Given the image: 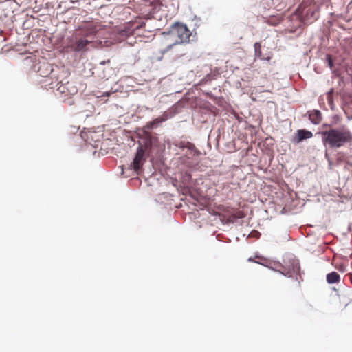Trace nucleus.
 Wrapping results in <instances>:
<instances>
[{
  "mask_svg": "<svg viewBox=\"0 0 352 352\" xmlns=\"http://www.w3.org/2000/svg\"><path fill=\"white\" fill-rule=\"evenodd\" d=\"M313 134L311 131H307L305 129H300L297 131V142H301L303 140L309 139L312 138Z\"/></svg>",
  "mask_w": 352,
  "mask_h": 352,
  "instance_id": "8",
  "label": "nucleus"
},
{
  "mask_svg": "<svg viewBox=\"0 0 352 352\" xmlns=\"http://www.w3.org/2000/svg\"><path fill=\"white\" fill-rule=\"evenodd\" d=\"M248 261H254V260H253L252 258H250L248 259Z\"/></svg>",
  "mask_w": 352,
  "mask_h": 352,
  "instance_id": "14",
  "label": "nucleus"
},
{
  "mask_svg": "<svg viewBox=\"0 0 352 352\" xmlns=\"http://www.w3.org/2000/svg\"><path fill=\"white\" fill-rule=\"evenodd\" d=\"M327 63H328L329 67L331 69H332L333 67V60L331 58V55H329V54L327 55Z\"/></svg>",
  "mask_w": 352,
  "mask_h": 352,
  "instance_id": "12",
  "label": "nucleus"
},
{
  "mask_svg": "<svg viewBox=\"0 0 352 352\" xmlns=\"http://www.w3.org/2000/svg\"><path fill=\"white\" fill-rule=\"evenodd\" d=\"M321 135L324 145L331 148H338L352 142V133L344 126L322 131Z\"/></svg>",
  "mask_w": 352,
  "mask_h": 352,
  "instance_id": "1",
  "label": "nucleus"
},
{
  "mask_svg": "<svg viewBox=\"0 0 352 352\" xmlns=\"http://www.w3.org/2000/svg\"><path fill=\"white\" fill-rule=\"evenodd\" d=\"M38 72L41 76H50L52 80H55L56 82V86L58 87L62 83L68 81V77L69 76V72L67 69L64 67H58L53 68L52 66L48 63H43L41 65Z\"/></svg>",
  "mask_w": 352,
  "mask_h": 352,
  "instance_id": "4",
  "label": "nucleus"
},
{
  "mask_svg": "<svg viewBox=\"0 0 352 352\" xmlns=\"http://www.w3.org/2000/svg\"><path fill=\"white\" fill-rule=\"evenodd\" d=\"M165 120H166V118H164L163 116L158 117L156 119L151 121V122H149L147 124V126L148 129H153L154 127H156L157 126V124H159L160 123H161L162 122H164Z\"/></svg>",
  "mask_w": 352,
  "mask_h": 352,
  "instance_id": "11",
  "label": "nucleus"
},
{
  "mask_svg": "<svg viewBox=\"0 0 352 352\" xmlns=\"http://www.w3.org/2000/svg\"><path fill=\"white\" fill-rule=\"evenodd\" d=\"M254 52H255V56L261 59H263V60H270L271 57L270 56H267V57H264L262 55V52H261V43H255L254 45Z\"/></svg>",
  "mask_w": 352,
  "mask_h": 352,
  "instance_id": "9",
  "label": "nucleus"
},
{
  "mask_svg": "<svg viewBox=\"0 0 352 352\" xmlns=\"http://www.w3.org/2000/svg\"><path fill=\"white\" fill-rule=\"evenodd\" d=\"M282 274L287 275V274H285V273H284V272H282Z\"/></svg>",
  "mask_w": 352,
  "mask_h": 352,
  "instance_id": "15",
  "label": "nucleus"
},
{
  "mask_svg": "<svg viewBox=\"0 0 352 352\" xmlns=\"http://www.w3.org/2000/svg\"><path fill=\"white\" fill-rule=\"evenodd\" d=\"M144 153L145 150L142 146L138 147L133 162L131 165L132 168L137 173L141 170L144 162L145 161Z\"/></svg>",
  "mask_w": 352,
  "mask_h": 352,
  "instance_id": "5",
  "label": "nucleus"
},
{
  "mask_svg": "<svg viewBox=\"0 0 352 352\" xmlns=\"http://www.w3.org/2000/svg\"><path fill=\"white\" fill-rule=\"evenodd\" d=\"M327 280L329 283H338L340 281V275L336 272H332L327 275Z\"/></svg>",
  "mask_w": 352,
  "mask_h": 352,
  "instance_id": "10",
  "label": "nucleus"
},
{
  "mask_svg": "<svg viewBox=\"0 0 352 352\" xmlns=\"http://www.w3.org/2000/svg\"><path fill=\"white\" fill-rule=\"evenodd\" d=\"M57 91L64 94L65 96H70L76 94L78 89L72 82L66 81L57 87Z\"/></svg>",
  "mask_w": 352,
  "mask_h": 352,
  "instance_id": "6",
  "label": "nucleus"
},
{
  "mask_svg": "<svg viewBox=\"0 0 352 352\" xmlns=\"http://www.w3.org/2000/svg\"><path fill=\"white\" fill-rule=\"evenodd\" d=\"M309 118L314 124H318L322 120V114L319 110H314L309 112Z\"/></svg>",
  "mask_w": 352,
  "mask_h": 352,
  "instance_id": "7",
  "label": "nucleus"
},
{
  "mask_svg": "<svg viewBox=\"0 0 352 352\" xmlns=\"http://www.w3.org/2000/svg\"><path fill=\"white\" fill-rule=\"evenodd\" d=\"M351 281L352 283V275L351 276Z\"/></svg>",
  "mask_w": 352,
  "mask_h": 352,
  "instance_id": "16",
  "label": "nucleus"
},
{
  "mask_svg": "<svg viewBox=\"0 0 352 352\" xmlns=\"http://www.w3.org/2000/svg\"><path fill=\"white\" fill-rule=\"evenodd\" d=\"M98 31L96 25L92 23H87L74 32L69 47L76 52L85 50L89 41L81 38L87 37Z\"/></svg>",
  "mask_w": 352,
  "mask_h": 352,
  "instance_id": "2",
  "label": "nucleus"
},
{
  "mask_svg": "<svg viewBox=\"0 0 352 352\" xmlns=\"http://www.w3.org/2000/svg\"><path fill=\"white\" fill-rule=\"evenodd\" d=\"M166 34L168 36L166 39H170L173 43L167 46L166 50L162 52L163 53L170 50L175 45L188 43L191 36V32L186 25L177 22L170 27Z\"/></svg>",
  "mask_w": 352,
  "mask_h": 352,
  "instance_id": "3",
  "label": "nucleus"
},
{
  "mask_svg": "<svg viewBox=\"0 0 352 352\" xmlns=\"http://www.w3.org/2000/svg\"><path fill=\"white\" fill-rule=\"evenodd\" d=\"M105 95H106V96H109L110 95V93L107 92V93L105 94Z\"/></svg>",
  "mask_w": 352,
  "mask_h": 352,
  "instance_id": "13",
  "label": "nucleus"
}]
</instances>
